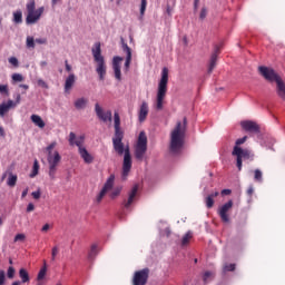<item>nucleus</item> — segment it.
Listing matches in <instances>:
<instances>
[{
    "label": "nucleus",
    "mask_w": 285,
    "mask_h": 285,
    "mask_svg": "<svg viewBox=\"0 0 285 285\" xmlns=\"http://www.w3.org/2000/svg\"><path fill=\"white\" fill-rule=\"evenodd\" d=\"M199 6V0H194V9L197 10V7Z\"/></svg>",
    "instance_id": "69168bd1"
},
{
    "label": "nucleus",
    "mask_w": 285,
    "mask_h": 285,
    "mask_svg": "<svg viewBox=\"0 0 285 285\" xmlns=\"http://www.w3.org/2000/svg\"><path fill=\"white\" fill-rule=\"evenodd\" d=\"M124 160H122V174L121 177L124 180L128 179L130 170H132V156H130V148H124Z\"/></svg>",
    "instance_id": "9d476101"
},
{
    "label": "nucleus",
    "mask_w": 285,
    "mask_h": 285,
    "mask_svg": "<svg viewBox=\"0 0 285 285\" xmlns=\"http://www.w3.org/2000/svg\"><path fill=\"white\" fill-rule=\"evenodd\" d=\"M32 210H35V204L29 203L27 206V213H32Z\"/></svg>",
    "instance_id": "13d9d810"
},
{
    "label": "nucleus",
    "mask_w": 285,
    "mask_h": 285,
    "mask_svg": "<svg viewBox=\"0 0 285 285\" xmlns=\"http://www.w3.org/2000/svg\"><path fill=\"white\" fill-rule=\"evenodd\" d=\"M39 175V160L33 161L32 173L30 174L31 179Z\"/></svg>",
    "instance_id": "e433bc0d"
},
{
    "label": "nucleus",
    "mask_w": 285,
    "mask_h": 285,
    "mask_svg": "<svg viewBox=\"0 0 285 285\" xmlns=\"http://www.w3.org/2000/svg\"><path fill=\"white\" fill-rule=\"evenodd\" d=\"M247 139H248V136H244L243 138L237 139L235 146H237V148H239V146H242V144H246Z\"/></svg>",
    "instance_id": "c03bdc74"
},
{
    "label": "nucleus",
    "mask_w": 285,
    "mask_h": 285,
    "mask_svg": "<svg viewBox=\"0 0 285 285\" xmlns=\"http://www.w3.org/2000/svg\"><path fill=\"white\" fill-rule=\"evenodd\" d=\"M79 155H80L81 159H83L85 164H92V161L95 159L92 157V155H90V153H88V149H86L85 147H80Z\"/></svg>",
    "instance_id": "4be33fe9"
},
{
    "label": "nucleus",
    "mask_w": 285,
    "mask_h": 285,
    "mask_svg": "<svg viewBox=\"0 0 285 285\" xmlns=\"http://www.w3.org/2000/svg\"><path fill=\"white\" fill-rule=\"evenodd\" d=\"M233 157H236V166L238 170H242V164L243 159H250L253 161V158L255 157V154L248 149H243L242 147L234 146V149L232 151Z\"/></svg>",
    "instance_id": "0eeeda50"
},
{
    "label": "nucleus",
    "mask_w": 285,
    "mask_h": 285,
    "mask_svg": "<svg viewBox=\"0 0 285 285\" xmlns=\"http://www.w3.org/2000/svg\"><path fill=\"white\" fill-rule=\"evenodd\" d=\"M230 208H233V200L224 204L218 210L222 222H225L226 224L227 222H230V218L228 217V210H230Z\"/></svg>",
    "instance_id": "f3484780"
},
{
    "label": "nucleus",
    "mask_w": 285,
    "mask_h": 285,
    "mask_svg": "<svg viewBox=\"0 0 285 285\" xmlns=\"http://www.w3.org/2000/svg\"><path fill=\"white\" fill-rule=\"evenodd\" d=\"M69 144L70 146H78L79 149L82 148L81 144H83V136H80L79 138H77V135H75V132H70L69 134Z\"/></svg>",
    "instance_id": "5701e85b"
},
{
    "label": "nucleus",
    "mask_w": 285,
    "mask_h": 285,
    "mask_svg": "<svg viewBox=\"0 0 285 285\" xmlns=\"http://www.w3.org/2000/svg\"><path fill=\"white\" fill-rule=\"evenodd\" d=\"M26 239L24 234H17L14 237V242H23Z\"/></svg>",
    "instance_id": "09e8293b"
},
{
    "label": "nucleus",
    "mask_w": 285,
    "mask_h": 285,
    "mask_svg": "<svg viewBox=\"0 0 285 285\" xmlns=\"http://www.w3.org/2000/svg\"><path fill=\"white\" fill-rule=\"evenodd\" d=\"M58 254H59V247L55 246L51 250V262H55V259H57Z\"/></svg>",
    "instance_id": "37998d69"
},
{
    "label": "nucleus",
    "mask_w": 285,
    "mask_h": 285,
    "mask_svg": "<svg viewBox=\"0 0 285 285\" xmlns=\"http://www.w3.org/2000/svg\"><path fill=\"white\" fill-rule=\"evenodd\" d=\"M0 94L8 95V85H0Z\"/></svg>",
    "instance_id": "8fccbe9b"
},
{
    "label": "nucleus",
    "mask_w": 285,
    "mask_h": 285,
    "mask_svg": "<svg viewBox=\"0 0 285 285\" xmlns=\"http://www.w3.org/2000/svg\"><path fill=\"white\" fill-rule=\"evenodd\" d=\"M139 191V185H135L129 191V196L127 202H125V208H130L132 202H135V197H137V193Z\"/></svg>",
    "instance_id": "aec40b11"
},
{
    "label": "nucleus",
    "mask_w": 285,
    "mask_h": 285,
    "mask_svg": "<svg viewBox=\"0 0 285 285\" xmlns=\"http://www.w3.org/2000/svg\"><path fill=\"white\" fill-rule=\"evenodd\" d=\"M148 153V136L146 131H140L134 150V157L137 161H142Z\"/></svg>",
    "instance_id": "39448f33"
},
{
    "label": "nucleus",
    "mask_w": 285,
    "mask_h": 285,
    "mask_svg": "<svg viewBox=\"0 0 285 285\" xmlns=\"http://www.w3.org/2000/svg\"><path fill=\"white\" fill-rule=\"evenodd\" d=\"M48 230H50V225L49 224L43 225L42 233H46Z\"/></svg>",
    "instance_id": "e2e57ef3"
},
{
    "label": "nucleus",
    "mask_w": 285,
    "mask_h": 285,
    "mask_svg": "<svg viewBox=\"0 0 285 285\" xmlns=\"http://www.w3.org/2000/svg\"><path fill=\"white\" fill-rule=\"evenodd\" d=\"M114 186H115V175L111 174L96 198L98 204L101 202V199H104V197H106L108 190H112Z\"/></svg>",
    "instance_id": "ddd939ff"
},
{
    "label": "nucleus",
    "mask_w": 285,
    "mask_h": 285,
    "mask_svg": "<svg viewBox=\"0 0 285 285\" xmlns=\"http://www.w3.org/2000/svg\"><path fill=\"white\" fill-rule=\"evenodd\" d=\"M253 193H254L253 187H249L248 190H247V195H252Z\"/></svg>",
    "instance_id": "338daca9"
},
{
    "label": "nucleus",
    "mask_w": 285,
    "mask_h": 285,
    "mask_svg": "<svg viewBox=\"0 0 285 285\" xmlns=\"http://www.w3.org/2000/svg\"><path fill=\"white\" fill-rule=\"evenodd\" d=\"M168 91V68H163L161 78L158 83L157 99H156V109L163 110L164 99L166 98V92Z\"/></svg>",
    "instance_id": "20e7f679"
},
{
    "label": "nucleus",
    "mask_w": 285,
    "mask_h": 285,
    "mask_svg": "<svg viewBox=\"0 0 285 285\" xmlns=\"http://www.w3.org/2000/svg\"><path fill=\"white\" fill-rule=\"evenodd\" d=\"M95 112L100 121H104L105 124L106 121H112V111L107 110L104 112V108H101L98 102L95 105Z\"/></svg>",
    "instance_id": "4468645a"
},
{
    "label": "nucleus",
    "mask_w": 285,
    "mask_h": 285,
    "mask_svg": "<svg viewBox=\"0 0 285 285\" xmlns=\"http://www.w3.org/2000/svg\"><path fill=\"white\" fill-rule=\"evenodd\" d=\"M122 43V51L127 55L126 61H125V72H128L130 70V62L132 61V49L128 47V43L124 42V38H121Z\"/></svg>",
    "instance_id": "dca6fc26"
},
{
    "label": "nucleus",
    "mask_w": 285,
    "mask_h": 285,
    "mask_svg": "<svg viewBox=\"0 0 285 285\" xmlns=\"http://www.w3.org/2000/svg\"><path fill=\"white\" fill-rule=\"evenodd\" d=\"M217 55H219V47H215V51L210 56L208 75H210L213 70H215V66H217Z\"/></svg>",
    "instance_id": "412c9836"
},
{
    "label": "nucleus",
    "mask_w": 285,
    "mask_h": 285,
    "mask_svg": "<svg viewBox=\"0 0 285 285\" xmlns=\"http://www.w3.org/2000/svg\"><path fill=\"white\" fill-rule=\"evenodd\" d=\"M96 255H99V249L97 248V245H91L90 252L88 254L89 262H92L96 257Z\"/></svg>",
    "instance_id": "2f4dec72"
},
{
    "label": "nucleus",
    "mask_w": 285,
    "mask_h": 285,
    "mask_svg": "<svg viewBox=\"0 0 285 285\" xmlns=\"http://www.w3.org/2000/svg\"><path fill=\"white\" fill-rule=\"evenodd\" d=\"M207 14H208V10L206 8H203L199 14V19H206Z\"/></svg>",
    "instance_id": "864d4df0"
},
{
    "label": "nucleus",
    "mask_w": 285,
    "mask_h": 285,
    "mask_svg": "<svg viewBox=\"0 0 285 285\" xmlns=\"http://www.w3.org/2000/svg\"><path fill=\"white\" fill-rule=\"evenodd\" d=\"M35 38L33 37H27V48H35Z\"/></svg>",
    "instance_id": "a19ab883"
},
{
    "label": "nucleus",
    "mask_w": 285,
    "mask_h": 285,
    "mask_svg": "<svg viewBox=\"0 0 285 285\" xmlns=\"http://www.w3.org/2000/svg\"><path fill=\"white\" fill-rule=\"evenodd\" d=\"M13 21H14V23H22L23 22V13L21 11L13 12Z\"/></svg>",
    "instance_id": "c9c22d12"
},
{
    "label": "nucleus",
    "mask_w": 285,
    "mask_h": 285,
    "mask_svg": "<svg viewBox=\"0 0 285 285\" xmlns=\"http://www.w3.org/2000/svg\"><path fill=\"white\" fill-rule=\"evenodd\" d=\"M258 72L265 81L269 83H278L281 81L282 76L275 71V69L266 66H259Z\"/></svg>",
    "instance_id": "6e6552de"
},
{
    "label": "nucleus",
    "mask_w": 285,
    "mask_h": 285,
    "mask_svg": "<svg viewBox=\"0 0 285 285\" xmlns=\"http://www.w3.org/2000/svg\"><path fill=\"white\" fill-rule=\"evenodd\" d=\"M94 60L96 61V72L100 79V81H104L106 79V60L104 59V56H101V43L96 42L95 48L91 49Z\"/></svg>",
    "instance_id": "7ed1b4c3"
},
{
    "label": "nucleus",
    "mask_w": 285,
    "mask_h": 285,
    "mask_svg": "<svg viewBox=\"0 0 285 285\" xmlns=\"http://www.w3.org/2000/svg\"><path fill=\"white\" fill-rule=\"evenodd\" d=\"M150 275L149 268H144L135 272L132 277V285H146L148 284V277Z\"/></svg>",
    "instance_id": "9b49d317"
},
{
    "label": "nucleus",
    "mask_w": 285,
    "mask_h": 285,
    "mask_svg": "<svg viewBox=\"0 0 285 285\" xmlns=\"http://www.w3.org/2000/svg\"><path fill=\"white\" fill-rule=\"evenodd\" d=\"M114 128H115V134L112 137L114 150L118 155H124V131L121 130V118L119 117V112L114 114Z\"/></svg>",
    "instance_id": "f03ea898"
},
{
    "label": "nucleus",
    "mask_w": 285,
    "mask_h": 285,
    "mask_svg": "<svg viewBox=\"0 0 285 285\" xmlns=\"http://www.w3.org/2000/svg\"><path fill=\"white\" fill-rule=\"evenodd\" d=\"M119 193H121V189H120V188H116V189L111 193V195H110L111 199H115V197H118Z\"/></svg>",
    "instance_id": "5fc2aeb1"
},
{
    "label": "nucleus",
    "mask_w": 285,
    "mask_h": 285,
    "mask_svg": "<svg viewBox=\"0 0 285 285\" xmlns=\"http://www.w3.org/2000/svg\"><path fill=\"white\" fill-rule=\"evenodd\" d=\"M73 106L76 110H83L88 106V98H78L75 100Z\"/></svg>",
    "instance_id": "cd10ccee"
},
{
    "label": "nucleus",
    "mask_w": 285,
    "mask_h": 285,
    "mask_svg": "<svg viewBox=\"0 0 285 285\" xmlns=\"http://www.w3.org/2000/svg\"><path fill=\"white\" fill-rule=\"evenodd\" d=\"M186 130H188V119L184 118L183 122L177 121L170 134L169 150L171 155H179V153H181L186 139Z\"/></svg>",
    "instance_id": "f257e3e1"
},
{
    "label": "nucleus",
    "mask_w": 285,
    "mask_h": 285,
    "mask_svg": "<svg viewBox=\"0 0 285 285\" xmlns=\"http://www.w3.org/2000/svg\"><path fill=\"white\" fill-rule=\"evenodd\" d=\"M215 279V272L207 271L203 274L204 284H210Z\"/></svg>",
    "instance_id": "7c9ffc66"
},
{
    "label": "nucleus",
    "mask_w": 285,
    "mask_h": 285,
    "mask_svg": "<svg viewBox=\"0 0 285 285\" xmlns=\"http://www.w3.org/2000/svg\"><path fill=\"white\" fill-rule=\"evenodd\" d=\"M76 77L75 73H70L66 81H65V92H69V90H72V86H75V81H76Z\"/></svg>",
    "instance_id": "a878e982"
},
{
    "label": "nucleus",
    "mask_w": 285,
    "mask_h": 285,
    "mask_svg": "<svg viewBox=\"0 0 285 285\" xmlns=\"http://www.w3.org/2000/svg\"><path fill=\"white\" fill-rule=\"evenodd\" d=\"M31 121L35 126H38V128H46V122L39 115H31Z\"/></svg>",
    "instance_id": "c85d7f7f"
},
{
    "label": "nucleus",
    "mask_w": 285,
    "mask_h": 285,
    "mask_svg": "<svg viewBox=\"0 0 285 285\" xmlns=\"http://www.w3.org/2000/svg\"><path fill=\"white\" fill-rule=\"evenodd\" d=\"M124 61L122 57L116 56L112 59V70L115 75V79L117 81H121V62Z\"/></svg>",
    "instance_id": "2eb2a0df"
},
{
    "label": "nucleus",
    "mask_w": 285,
    "mask_h": 285,
    "mask_svg": "<svg viewBox=\"0 0 285 285\" xmlns=\"http://www.w3.org/2000/svg\"><path fill=\"white\" fill-rule=\"evenodd\" d=\"M11 285H21V281H16Z\"/></svg>",
    "instance_id": "774afa93"
},
{
    "label": "nucleus",
    "mask_w": 285,
    "mask_h": 285,
    "mask_svg": "<svg viewBox=\"0 0 285 285\" xmlns=\"http://www.w3.org/2000/svg\"><path fill=\"white\" fill-rule=\"evenodd\" d=\"M8 186H10L11 188H14V186H17V175H9V178L7 180Z\"/></svg>",
    "instance_id": "4c0bfd02"
},
{
    "label": "nucleus",
    "mask_w": 285,
    "mask_h": 285,
    "mask_svg": "<svg viewBox=\"0 0 285 285\" xmlns=\"http://www.w3.org/2000/svg\"><path fill=\"white\" fill-rule=\"evenodd\" d=\"M14 273H16L14 267L10 266V267L8 268V272H7V277H8L9 279H13V278H14Z\"/></svg>",
    "instance_id": "79ce46f5"
},
{
    "label": "nucleus",
    "mask_w": 285,
    "mask_h": 285,
    "mask_svg": "<svg viewBox=\"0 0 285 285\" xmlns=\"http://www.w3.org/2000/svg\"><path fill=\"white\" fill-rule=\"evenodd\" d=\"M0 285H6V272L0 269Z\"/></svg>",
    "instance_id": "a18cd8bd"
},
{
    "label": "nucleus",
    "mask_w": 285,
    "mask_h": 285,
    "mask_svg": "<svg viewBox=\"0 0 285 285\" xmlns=\"http://www.w3.org/2000/svg\"><path fill=\"white\" fill-rule=\"evenodd\" d=\"M11 108H17V104L13 100H8L0 105V117H6L7 112H10Z\"/></svg>",
    "instance_id": "6ab92c4d"
},
{
    "label": "nucleus",
    "mask_w": 285,
    "mask_h": 285,
    "mask_svg": "<svg viewBox=\"0 0 285 285\" xmlns=\"http://www.w3.org/2000/svg\"><path fill=\"white\" fill-rule=\"evenodd\" d=\"M190 239H193V232H187L181 239V246H188Z\"/></svg>",
    "instance_id": "473e14b6"
},
{
    "label": "nucleus",
    "mask_w": 285,
    "mask_h": 285,
    "mask_svg": "<svg viewBox=\"0 0 285 285\" xmlns=\"http://www.w3.org/2000/svg\"><path fill=\"white\" fill-rule=\"evenodd\" d=\"M114 186H115V175L111 174L96 198L98 204L101 202V199H104V197H106L108 190H112Z\"/></svg>",
    "instance_id": "f8f14e48"
},
{
    "label": "nucleus",
    "mask_w": 285,
    "mask_h": 285,
    "mask_svg": "<svg viewBox=\"0 0 285 285\" xmlns=\"http://www.w3.org/2000/svg\"><path fill=\"white\" fill-rule=\"evenodd\" d=\"M19 277L22 284H28V282H30V274H28V271L26 268H20Z\"/></svg>",
    "instance_id": "c756f323"
},
{
    "label": "nucleus",
    "mask_w": 285,
    "mask_h": 285,
    "mask_svg": "<svg viewBox=\"0 0 285 285\" xmlns=\"http://www.w3.org/2000/svg\"><path fill=\"white\" fill-rule=\"evenodd\" d=\"M222 195H230V189H223Z\"/></svg>",
    "instance_id": "0e129e2a"
},
{
    "label": "nucleus",
    "mask_w": 285,
    "mask_h": 285,
    "mask_svg": "<svg viewBox=\"0 0 285 285\" xmlns=\"http://www.w3.org/2000/svg\"><path fill=\"white\" fill-rule=\"evenodd\" d=\"M219 196V191H215L205 197V204L207 208H213L215 206V197Z\"/></svg>",
    "instance_id": "bb28decb"
},
{
    "label": "nucleus",
    "mask_w": 285,
    "mask_h": 285,
    "mask_svg": "<svg viewBox=\"0 0 285 285\" xmlns=\"http://www.w3.org/2000/svg\"><path fill=\"white\" fill-rule=\"evenodd\" d=\"M240 126L246 132H254L256 135L259 134V125H257L255 121L244 120L240 122Z\"/></svg>",
    "instance_id": "a211bd4d"
},
{
    "label": "nucleus",
    "mask_w": 285,
    "mask_h": 285,
    "mask_svg": "<svg viewBox=\"0 0 285 285\" xmlns=\"http://www.w3.org/2000/svg\"><path fill=\"white\" fill-rule=\"evenodd\" d=\"M12 80L13 81H23V76H21L20 73H13Z\"/></svg>",
    "instance_id": "49530a36"
},
{
    "label": "nucleus",
    "mask_w": 285,
    "mask_h": 285,
    "mask_svg": "<svg viewBox=\"0 0 285 285\" xmlns=\"http://www.w3.org/2000/svg\"><path fill=\"white\" fill-rule=\"evenodd\" d=\"M13 104H16V106H19V104H21V95H17L16 101H13Z\"/></svg>",
    "instance_id": "052dcab7"
},
{
    "label": "nucleus",
    "mask_w": 285,
    "mask_h": 285,
    "mask_svg": "<svg viewBox=\"0 0 285 285\" xmlns=\"http://www.w3.org/2000/svg\"><path fill=\"white\" fill-rule=\"evenodd\" d=\"M264 174L259 169L254 170V181H258V184H262L264 181Z\"/></svg>",
    "instance_id": "72a5a7b5"
},
{
    "label": "nucleus",
    "mask_w": 285,
    "mask_h": 285,
    "mask_svg": "<svg viewBox=\"0 0 285 285\" xmlns=\"http://www.w3.org/2000/svg\"><path fill=\"white\" fill-rule=\"evenodd\" d=\"M276 94L279 97V99L285 101V82L283 79L276 82Z\"/></svg>",
    "instance_id": "b1692460"
},
{
    "label": "nucleus",
    "mask_w": 285,
    "mask_h": 285,
    "mask_svg": "<svg viewBox=\"0 0 285 285\" xmlns=\"http://www.w3.org/2000/svg\"><path fill=\"white\" fill-rule=\"evenodd\" d=\"M148 6V1L147 0H141V4H140V16L144 17V14L146 13V7Z\"/></svg>",
    "instance_id": "58836bf2"
},
{
    "label": "nucleus",
    "mask_w": 285,
    "mask_h": 285,
    "mask_svg": "<svg viewBox=\"0 0 285 285\" xmlns=\"http://www.w3.org/2000/svg\"><path fill=\"white\" fill-rule=\"evenodd\" d=\"M47 273H48V267L46 266V262H45L43 267L38 273L37 281L41 282V279H45Z\"/></svg>",
    "instance_id": "f704fd0d"
},
{
    "label": "nucleus",
    "mask_w": 285,
    "mask_h": 285,
    "mask_svg": "<svg viewBox=\"0 0 285 285\" xmlns=\"http://www.w3.org/2000/svg\"><path fill=\"white\" fill-rule=\"evenodd\" d=\"M38 86H40V88H48V83L43 81V79L38 80Z\"/></svg>",
    "instance_id": "4d7b16f0"
},
{
    "label": "nucleus",
    "mask_w": 285,
    "mask_h": 285,
    "mask_svg": "<svg viewBox=\"0 0 285 285\" xmlns=\"http://www.w3.org/2000/svg\"><path fill=\"white\" fill-rule=\"evenodd\" d=\"M146 117H148V102L144 101L139 109L138 119L142 122L146 121Z\"/></svg>",
    "instance_id": "393cba45"
},
{
    "label": "nucleus",
    "mask_w": 285,
    "mask_h": 285,
    "mask_svg": "<svg viewBox=\"0 0 285 285\" xmlns=\"http://www.w3.org/2000/svg\"><path fill=\"white\" fill-rule=\"evenodd\" d=\"M36 4H35V0H30L27 3V18H26V23L28 26H32V23H37L39 21V19H41V16L43 14V7H40L39 9L35 10Z\"/></svg>",
    "instance_id": "423d86ee"
},
{
    "label": "nucleus",
    "mask_w": 285,
    "mask_h": 285,
    "mask_svg": "<svg viewBox=\"0 0 285 285\" xmlns=\"http://www.w3.org/2000/svg\"><path fill=\"white\" fill-rule=\"evenodd\" d=\"M47 161L49 165L48 175L50 179L55 180L57 175V167L59 164H61V155H59V151H53V154H49L47 156Z\"/></svg>",
    "instance_id": "1a4fd4ad"
},
{
    "label": "nucleus",
    "mask_w": 285,
    "mask_h": 285,
    "mask_svg": "<svg viewBox=\"0 0 285 285\" xmlns=\"http://www.w3.org/2000/svg\"><path fill=\"white\" fill-rule=\"evenodd\" d=\"M9 63H11V66H14L17 68V66H19V60L16 57H11L9 58Z\"/></svg>",
    "instance_id": "de8ad7c7"
},
{
    "label": "nucleus",
    "mask_w": 285,
    "mask_h": 285,
    "mask_svg": "<svg viewBox=\"0 0 285 285\" xmlns=\"http://www.w3.org/2000/svg\"><path fill=\"white\" fill-rule=\"evenodd\" d=\"M31 195H32L33 199H40L41 198V191L40 190L32 191Z\"/></svg>",
    "instance_id": "6e6d98bb"
},
{
    "label": "nucleus",
    "mask_w": 285,
    "mask_h": 285,
    "mask_svg": "<svg viewBox=\"0 0 285 285\" xmlns=\"http://www.w3.org/2000/svg\"><path fill=\"white\" fill-rule=\"evenodd\" d=\"M56 147H57V141L51 142V144L46 148L48 155H55V153H52V149H55Z\"/></svg>",
    "instance_id": "ea45409f"
},
{
    "label": "nucleus",
    "mask_w": 285,
    "mask_h": 285,
    "mask_svg": "<svg viewBox=\"0 0 285 285\" xmlns=\"http://www.w3.org/2000/svg\"><path fill=\"white\" fill-rule=\"evenodd\" d=\"M66 70L67 72H70L72 70V67L68 63V60L65 61Z\"/></svg>",
    "instance_id": "680f3d73"
},
{
    "label": "nucleus",
    "mask_w": 285,
    "mask_h": 285,
    "mask_svg": "<svg viewBox=\"0 0 285 285\" xmlns=\"http://www.w3.org/2000/svg\"><path fill=\"white\" fill-rule=\"evenodd\" d=\"M35 41H36V43H39L40 46L48 43V40L46 38H37Z\"/></svg>",
    "instance_id": "3c124183"
},
{
    "label": "nucleus",
    "mask_w": 285,
    "mask_h": 285,
    "mask_svg": "<svg viewBox=\"0 0 285 285\" xmlns=\"http://www.w3.org/2000/svg\"><path fill=\"white\" fill-rule=\"evenodd\" d=\"M224 271L233 272L235 271V264H228L224 266Z\"/></svg>",
    "instance_id": "603ef678"
},
{
    "label": "nucleus",
    "mask_w": 285,
    "mask_h": 285,
    "mask_svg": "<svg viewBox=\"0 0 285 285\" xmlns=\"http://www.w3.org/2000/svg\"><path fill=\"white\" fill-rule=\"evenodd\" d=\"M47 67H48V61H46V60L40 61L41 70H46Z\"/></svg>",
    "instance_id": "bf43d9fd"
}]
</instances>
